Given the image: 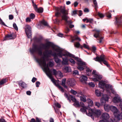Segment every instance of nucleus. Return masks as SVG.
Listing matches in <instances>:
<instances>
[{
	"label": "nucleus",
	"mask_w": 122,
	"mask_h": 122,
	"mask_svg": "<svg viewBox=\"0 0 122 122\" xmlns=\"http://www.w3.org/2000/svg\"><path fill=\"white\" fill-rule=\"evenodd\" d=\"M41 45L42 47V48L46 50L43 53L44 56L41 58L42 60H43V57H44L45 60V57H50L51 56L54 57V58L55 61L57 64H60L61 62V60L58 58V56L59 57V55L58 54V52L56 53V52H53L51 50H48L51 47L53 48L54 46L52 42L48 41L45 44L41 43Z\"/></svg>",
	"instance_id": "f257e3e1"
},
{
	"label": "nucleus",
	"mask_w": 122,
	"mask_h": 122,
	"mask_svg": "<svg viewBox=\"0 0 122 122\" xmlns=\"http://www.w3.org/2000/svg\"><path fill=\"white\" fill-rule=\"evenodd\" d=\"M43 60H42L41 58H37L36 59L37 62L38 63L40 66H43L44 67V70L46 75L51 79V80L53 84L58 88L59 89L63 92H64V89L61 86L58 84H57L56 82L53 77L52 76V75L51 72V70L49 68L48 65L47 64L46 66V61H45L44 57H43Z\"/></svg>",
	"instance_id": "f03ea898"
},
{
	"label": "nucleus",
	"mask_w": 122,
	"mask_h": 122,
	"mask_svg": "<svg viewBox=\"0 0 122 122\" xmlns=\"http://www.w3.org/2000/svg\"><path fill=\"white\" fill-rule=\"evenodd\" d=\"M56 10L57 11L55 14V15L58 17L62 15L61 16L62 19L61 20V21L64 20L66 25H69V27L70 28H71L73 27L74 25L71 24L72 23V22L71 20H68L69 18L67 15L68 13L65 7L61 6L60 8H57Z\"/></svg>",
	"instance_id": "7ed1b4c3"
},
{
	"label": "nucleus",
	"mask_w": 122,
	"mask_h": 122,
	"mask_svg": "<svg viewBox=\"0 0 122 122\" xmlns=\"http://www.w3.org/2000/svg\"><path fill=\"white\" fill-rule=\"evenodd\" d=\"M55 51L57 52H58L59 57H61L62 59L61 62L62 64L63 65H66L68 64V60L67 58L68 56L71 57H74V56L69 52L63 53L62 50L59 48H56L55 50Z\"/></svg>",
	"instance_id": "20e7f679"
},
{
	"label": "nucleus",
	"mask_w": 122,
	"mask_h": 122,
	"mask_svg": "<svg viewBox=\"0 0 122 122\" xmlns=\"http://www.w3.org/2000/svg\"><path fill=\"white\" fill-rule=\"evenodd\" d=\"M101 112L99 110H96L93 109H89L88 113H86V115L90 117L94 115L97 117L101 115Z\"/></svg>",
	"instance_id": "39448f33"
},
{
	"label": "nucleus",
	"mask_w": 122,
	"mask_h": 122,
	"mask_svg": "<svg viewBox=\"0 0 122 122\" xmlns=\"http://www.w3.org/2000/svg\"><path fill=\"white\" fill-rule=\"evenodd\" d=\"M31 53L33 54L35 52H37L38 54L40 56H41L42 54V51L41 48V47L38 48L36 45H33L31 49L30 50Z\"/></svg>",
	"instance_id": "423d86ee"
},
{
	"label": "nucleus",
	"mask_w": 122,
	"mask_h": 122,
	"mask_svg": "<svg viewBox=\"0 0 122 122\" xmlns=\"http://www.w3.org/2000/svg\"><path fill=\"white\" fill-rule=\"evenodd\" d=\"M94 30L96 32L94 35V36L96 38H98V39H97V40H99V42L100 43H101L102 42V40L104 38L103 36H102L100 34V30L95 29Z\"/></svg>",
	"instance_id": "0eeeda50"
},
{
	"label": "nucleus",
	"mask_w": 122,
	"mask_h": 122,
	"mask_svg": "<svg viewBox=\"0 0 122 122\" xmlns=\"http://www.w3.org/2000/svg\"><path fill=\"white\" fill-rule=\"evenodd\" d=\"M109 117V115L107 113H105L102 114V120H100L99 122H109L108 119Z\"/></svg>",
	"instance_id": "6e6552de"
},
{
	"label": "nucleus",
	"mask_w": 122,
	"mask_h": 122,
	"mask_svg": "<svg viewBox=\"0 0 122 122\" xmlns=\"http://www.w3.org/2000/svg\"><path fill=\"white\" fill-rule=\"evenodd\" d=\"M25 28V31L28 37L30 38L31 37V28L30 26L28 25H26Z\"/></svg>",
	"instance_id": "1a4fd4ad"
},
{
	"label": "nucleus",
	"mask_w": 122,
	"mask_h": 122,
	"mask_svg": "<svg viewBox=\"0 0 122 122\" xmlns=\"http://www.w3.org/2000/svg\"><path fill=\"white\" fill-rule=\"evenodd\" d=\"M76 81L74 79H69L67 81V84L71 87L74 86L75 85Z\"/></svg>",
	"instance_id": "9d476101"
},
{
	"label": "nucleus",
	"mask_w": 122,
	"mask_h": 122,
	"mask_svg": "<svg viewBox=\"0 0 122 122\" xmlns=\"http://www.w3.org/2000/svg\"><path fill=\"white\" fill-rule=\"evenodd\" d=\"M102 78V75H94L93 76V77L92 78L93 81H97L99 80H101Z\"/></svg>",
	"instance_id": "9b49d317"
},
{
	"label": "nucleus",
	"mask_w": 122,
	"mask_h": 122,
	"mask_svg": "<svg viewBox=\"0 0 122 122\" xmlns=\"http://www.w3.org/2000/svg\"><path fill=\"white\" fill-rule=\"evenodd\" d=\"M101 60L102 62L107 67L109 66V65L108 64V63L107 61L106 60V58L105 56L104 55H101Z\"/></svg>",
	"instance_id": "f8f14e48"
},
{
	"label": "nucleus",
	"mask_w": 122,
	"mask_h": 122,
	"mask_svg": "<svg viewBox=\"0 0 122 122\" xmlns=\"http://www.w3.org/2000/svg\"><path fill=\"white\" fill-rule=\"evenodd\" d=\"M112 101L114 103H117L121 102V99L120 97L116 96L113 98Z\"/></svg>",
	"instance_id": "ddd939ff"
},
{
	"label": "nucleus",
	"mask_w": 122,
	"mask_h": 122,
	"mask_svg": "<svg viewBox=\"0 0 122 122\" xmlns=\"http://www.w3.org/2000/svg\"><path fill=\"white\" fill-rule=\"evenodd\" d=\"M78 95L80 96V100L83 102H85L86 101V96L84 95L79 93L78 94Z\"/></svg>",
	"instance_id": "4468645a"
},
{
	"label": "nucleus",
	"mask_w": 122,
	"mask_h": 122,
	"mask_svg": "<svg viewBox=\"0 0 122 122\" xmlns=\"http://www.w3.org/2000/svg\"><path fill=\"white\" fill-rule=\"evenodd\" d=\"M110 110H111L113 112L114 115L116 116V114L118 110L115 107L112 106H111V108Z\"/></svg>",
	"instance_id": "2eb2a0df"
},
{
	"label": "nucleus",
	"mask_w": 122,
	"mask_h": 122,
	"mask_svg": "<svg viewBox=\"0 0 122 122\" xmlns=\"http://www.w3.org/2000/svg\"><path fill=\"white\" fill-rule=\"evenodd\" d=\"M106 84L105 82L104 81H99L98 84V86L99 87L102 88H103L105 86Z\"/></svg>",
	"instance_id": "dca6fc26"
},
{
	"label": "nucleus",
	"mask_w": 122,
	"mask_h": 122,
	"mask_svg": "<svg viewBox=\"0 0 122 122\" xmlns=\"http://www.w3.org/2000/svg\"><path fill=\"white\" fill-rule=\"evenodd\" d=\"M114 116L118 120L122 119V113H121L119 114H118L117 113L116 114V116Z\"/></svg>",
	"instance_id": "f3484780"
},
{
	"label": "nucleus",
	"mask_w": 122,
	"mask_h": 122,
	"mask_svg": "<svg viewBox=\"0 0 122 122\" xmlns=\"http://www.w3.org/2000/svg\"><path fill=\"white\" fill-rule=\"evenodd\" d=\"M101 55L100 57L97 56L96 57L94 58L93 59L96 61L99 62L102 65V61L101 60Z\"/></svg>",
	"instance_id": "a211bd4d"
},
{
	"label": "nucleus",
	"mask_w": 122,
	"mask_h": 122,
	"mask_svg": "<svg viewBox=\"0 0 122 122\" xmlns=\"http://www.w3.org/2000/svg\"><path fill=\"white\" fill-rule=\"evenodd\" d=\"M105 87L107 91L108 92H109L111 89L113 87L112 85L108 84H106Z\"/></svg>",
	"instance_id": "6ab92c4d"
},
{
	"label": "nucleus",
	"mask_w": 122,
	"mask_h": 122,
	"mask_svg": "<svg viewBox=\"0 0 122 122\" xmlns=\"http://www.w3.org/2000/svg\"><path fill=\"white\" fill-rule=\"evenodd\" d=\"M19 84L23 88H26L27 86V84L24 82L21 81H20V82L19 83Z\"/></svg>",
	"instance_id": "aec40b11"
},
{
	"label": "nucleus",
	"mask_w": 122,
	"mask_h": 122,
	"mask_svg": "<svg viewBox=\"0 0 122 122\" xmlns=\"http://www.w3.org/2000/svg\"><path fill=\"white\" fill-rule=\"evenodd\" d=\"M116 23L118 26H119V25H121L122 23L121 19L120 18H118L117 17H116Z\"/></svg>",
	"instance_id": "412c9836"
},
{
	"label": "nucleus",
	"mask_w": 122,
	"mask_h": 122,
	"mask_svg": "<svg viewBox=\"0 0 122 122\" xmlns=\"http://www.w3.org/2000/svg\"><path fill=\"white\" fill-rule=\"evenodd\" d=\"M89 109H91L88 107H83V108H81L80 109V110L82 112H86V113H87L86 112V110H88L89 111Z\"/></svg>",
	"instance_id": "4be33fe9"
},
{
	"label": "nucleus",
	"mask_w": 122,
	"mask_h": 122,
	"mask_svg": "<svg viewBox=\"0 0 122 122\" xmlns=\"http://www.w3.org/2000/svg\"><path fill=\"white\" fill-rule=\"evenodd\" d=\"M104 106V109L106 111L108 112L110 110L111 106L108 105H105Z\"/></svg>",
	"instance_id": "5701e85b"
},
{
	"label": "nucleus",
	"mask_w": 122,
	"mask_h": 122,
	"mask_svg": "<svg viewBox=\"0 0 122 122\" xmlns=\"http://www.w3.org/2000/svg\"><path fill=\"white\" fill-rule=\"evenodd\" d=\"M109 99V97L107 95L103 96L100 100V101H102L103 100H104V102H106L107 101H108Z\"/></svg>",
	"instance_id": "b1692460"
},
{
	"label": "nucleus",
	"mask_w": 122,
	"mask_h": 122,
	"mask_svg": "<svg viewBox=\"0 0 122 122\" xmlns=\"http://www.w3.org/2000/svg\"><path fill=\"white\" fill-rule=\"evenodd\" d=\"M63 70L66 73L70 72L71 71L70 68L67 66L63 68Z\"/></svg>",
	"instance_id": "393cba45"
},
{
	"label": "nucleus",
	"mask_w": 122,
	"mask_h": 122,
	"mask_svg": "<svg viewBox=\"0 0 122 122\" xmlns=\"http://www.w3.org/2000/svg\"><path fill=\"white\" fill-rule=\"evenodd\" d=\"M66 78L63 79L62 81L61 85L65 88L67 87V86L66 85Z\"/></svg>",
	"instance_id": "a878e982"
},
{
	"label": "nucleus",
	"mask_w": 122,
	"mask_h": 122,
	"mask_svg": "<svg viewBox=\"0 0 122 122\" xmlns=\"http://www.w3.org/2000/svg\"><path fill=\"white\" fill-rule=\"evenodd\" d=\"M87 77L85 76H83L81 78L80 81L81 82L85 81H87Z\"/></svg>",
	"instance_id": "bb28decb"
},
{
	"label": "nucleus",
	"mask_w": 122,
	"mask_h": 122,
	"mask_svg": "<svg viewBox=\"0 0 122 122\" xmlns=\"http://www.w3.org/2000/svg\"><path fill=\"white\" fill-rule=\"evenodd\" d=\"M7 81L6 79L5 78L3 79L0 81V87L2 86V85L5 83Z\"/></svg>",
	"instance_id": "cd10ccee"
},
{
	"label": "nucleus",
	"mask_w": 122,
	"mask_h": 122,
	"mask_svg": "<svg viewBox=\"0 0 122 122\" xmlns=\"http://www.w3.org/2000/svg\"><path fill=\"white\" fill-rule=\"evenodd\" d=\"M93 2L94 5L95 9L96 10V11H97V9L98 8V6L97 2L96 1V0H93Z\"/></svg>",
	"instance_id": "c85d7f7f"
},
{
	"label": "nucleus",
	"mask_w": 122,
	"mask_h": 122,
	"mask_svg": "<svg viewBox=\"0 0 122 122\" xmlns=\"http://www.w3.org/2000/svg\"><path fill=\"white\" fill-rule=\"evenodd\" d=\"M10 35H7L5 37L4 40L5 41L7 40L12 39Z\"/></svg>",
	"instance_id": "c756f323"
},
{
	"label": "nucleus",
	"mask_w": 122,
	"mask_h": 122,
	"mask_svg": "<svg viewBox=\"0 0 122 122\" xmlns=\"http://www.w3.org/2000/svg\"><path fill=\"white\" fill-rule=\"evenodd\" d=\"M43 9L41 7L38 8L36 11L39 13H42L43 11Z\"/></svg>",
	"instance_id": "7c9ffc66"
},
{
	"label": "nucleus",
	"mask_w": 122,
	"mask_h": 122,
	"mask_svg": "<svg viewBox=\"0 0 122 122\" xmlns=\"http://www.w3.org/2000/svg\"><path fill=\"white\" fill-rule=\"evenodd\" d=\"M86 71L87 75L88 76H90L92 71L89 68H88L86 69Z\"/></svg>",
	"instance_id": "2f4dec72"
},
{
	"label": "nucleus",
	"mask_w": 122,
	"mask_h": 122,
	"mask_svg": "<svg viewBox=\"0 0 122 122\" xmlns=\"http://www.w3.org/2000/svg\"><path fill=\"white\" fill-rule=\"evenodd\" d=\"M75 40L78 41H80L81 40L80 38L77 36H75V37L74 39H72V40L71 42H73Z\"/></svg>",
	"instance_id": "473e14b6"
},
{
	"label": "nucleus",
	"mask_w": 122,
	"mask_h": 122,
	"mask_svg": "<svg viewBox=\"0 0 122 122\" xmlns=\"http://www.w3.org/2000/svg\"><path fill=\"white\" fill-rule=\"evenodd\" d=\"M77 64L78 66H83L85 65V62L81 61L80 62H78L77 63Z\"/></svg>",
	"instance_id": "72a5a7b5"
},
{
	"label": "nucleus",
	"mask_w": 122,
	"mask_h": 122,
	"mask_svg": "<svg viewBox=\"0 0 122 122\" xmlns=\"http://www.w3.org/2000/svg\"><path fill=\"white\" fill-rule=\"evenodd\" d=\"M96 95L98 96H100L101 95V93L99 91L97 90H96L95 91Z\"/></svg>",
	"instance_id": "f704fd0d"
},
{
	"label": "nucleus",
	"mask_w": 122,
	"mask_h": 122,
	"mask_svg": "<svg viewBox=\"0 0 122 122\" xmlns=\"http://www.w3.org/2000/svg\"><path fill=\"white\" fill-rule=\"evenodd\" d=\"M69 97L71 99V100L74 102L77 101L75 97H73L72 95H70L69 96Z\"/></svg>",
	"instance_id": "c9c22d12"
},
{
	"label": "nucleus",
	"mask_w": 122,
	"mask_h": 122,
	"mask_svg": "<svg viewBox=\"0 0 122 122\" xmlns=\"http://www.w3.org/2000/svg\"><path fill=\"white\" fill-rule=\"evenodd\" d=\"M41 23L43 25L45 26H48V24L44 20H42L41 22Z\"/></svg>",
	"instance_id": "e433bc0d"
},
{
	"label": "nucleus",
	"mask_w": 122,
	"mask_h": 122,
	"mask_svg": "<svg viewBox=\"0 0 122 122\" xmlns=\"http://www.w3.org/2000/svg\"><path fill=\"white\" fill-rule=\"evenodd\" d=\"M73 105L76 107H79L80 106L79 102L77 101L75 102V103L73 104Z\"/></svg>",
	"instance_id": "4c0bfd02"
},
{
	"label": "nucleus",
	"mask_w": 122,
	"mask_h": 122,
	"mask_svg": "<svg viewBox=\"0 0 122 122\" xmlns=\"http://www.w3.org/2000/svg\"><path fill=\"white\" fill-rule=\"evenodd\" d=\"M80 45V43L78 42H75L74 44V46L77 48H79Z\"/></svg>",
	"instance_id": "58836bf2"
},
{
	"label": "nucleus",
	"mask_w": 122,
	"mask_h": 122,
	"mask_svg": "<svg viewBox=\"0 0 122 122\" xmlns=\"http://www.w3.org/2000/svg\"><path fill=\"white\" fill-rule=\"evenodd\" d=\"M106 16L107 17L109 18H111V13L109 12H107Z\"/></svg>",
	"instance_id": "ea45409f"
},
{
	"label": "nucleus",
	"mask_w": 122,
	"mask_h": 122,
	"mask_svg": "<svg viewBox=\"0 0 122 122\" xmlns=\"http://www.w3.org/2000/svg\"><path fill=\"white\" fill-rule=\"evenodd\" d=\"M37 27L39 29H41L43 28V26L41 23L40 24L37 25Z\"/></svg>",
	"instance_id": "a19ab883"
},
{
	"label": "nucleus",
	"mask_w": 122,
	"mask_h": 122,
	"mask_svg": "<svg viewBox=\"0 0 122 122\" xmlns=\"http://www.w3.org/2000/svg\"><path fill=\"white\" fill-rule=\"evenodd\" d=\"M73 75H78L79 72L77 70H75L73 71Z\"/></svg>",
	"instance_id": "79ce46f5"
},
{
	"label": "nucleus",
	"mask_w": 122,
	"mask_h": 122,
	"mask_svg": "<svg viewBox=\"0 0 122 122\" xmlns=\"http://www.w3.org/2000/svg\"><path fill=\"white\" fill-rule=\"evenodd\" d=\"M13 26L14 29L16 30H18V28L16 24L15 23H14L13 24Z\"/></svg>",
	"instance_id": "37998d69"
},
{
	"label": "nucleus",
	"mask_w": 122,
	"mask_h": 122,
	"mask_svg": "<svg viewBox=\"0 0 122 122\" xmlns=\"http://www.w3.org/2000/svg\"><path fill=\"white\" fill-rule=\"evenodd\" d=\"M57 75H58L60 77H63L62 73L60 71H58V73Z\"/></svg>",
	"instance_id": "c03bdc74"
},
{
	"label": "nucleus",
	"mask_w": 122,
	"mask_h": 122,
	"mask_svg": "<svg viewBox=\"0 0 122 122\" xmlns=\"http://www.w3.org/2000/svg\"><path fill=\"white\" fill-rule=\"evenodd\" d=\"M52 72L53 75L55 76L57 75L58 73V71L55 69H53Z\"/></svg>",
	"instance_id": "a18cd8bd"
},
{
	"label": "nucleus",
	"mask_w": 122,
	"mask_h": 122,
	"mask_svg": "<svg viewBox=\"0 0 122 122\" xmlns=\"http://www.w3.org/2000/svg\"><path fill=\"white\" fill-rule=\"evenodd\" d=\"M10 35L11 37V38H12V39L15 38L16 36V35L14 33L11 34Z\"/></svg>",
	"instance_id": "49530a36"
},
{
	"label": "nucleus",
	"mask_w": 122,
	"mask_h": 122,
	"mask_svg": "<svg viewBox=\"0 0 122 122\" xmlns=\"http://www.w3.org/2000/svg\"><path fill=\"white\" fill-rule=\"evenodd\" d=\"M71 93L74 95H75L77 93V92L76 91L72 89H71Z\"/></svg>",
	"instance_id": "de8ad7c7"
},
{
	"label": "nucleus",
	"mask_w": 122,
	"mask_h": 122,
	"mask_svg": "<svg viewBox=\"0 0 122 122\" xmlns=\"http://www.w3.org/2000/svg\"><path fill=\"white\" fill-rule=\"evenodd\" d=\"M35 15L33 13H31L30 15V17L31 19H33L35 17Z\"/></svg>",
	"instance_id": "09e8293b"
},
{
	"label": "nucleus",
	"mask_w": 122,
	"mask_h": 122,
	"mask_svg": "<svg viewBox=\"0 0 122 122\" xmlns=\"http://www.w3.org/2000/svg\"><path fill=\"white\" fill-rule=\"evenodd\" d=\"M97 15L101 18H103L104 17V15L103 14L99 12H98Z\"/></svg>",
	"instance_id": "8fccbe9b"
},
{
	"label": "nucleus",
	"mask_w": 122,
	"mask_h": 122,
	"mask_svg": "<svg viewBox=\"0 0 122 122\" xmlns=\"http://www.w3.org/2000/svg\"><path fill=\"white\" fill-rule=\"evenodd\" d=\"M87 101L88 102V103L92 105L93 104V101L90 99H87Z\"/></svg>",
	"instance_id": "3c124183"
},
{
	"label": "nucleus",
	"mask_w": 122,
	"mask_h": 122,
	"mask_svg": "<svg viewBox=\"0 0 122 122\" xmlns=\"http://www.w3.org/2000/svg\"><path fill=\"white\" fill-rule=\"evenodd\" d=\"M48 65L50 67H52L54 65L53 63L51 61L49 62Z\"/></svg>",
	"instance_id": "603ef678"
},
{
	"label": "nucleus",
	"mask_w": 122,
	"mask_h": 122,
	"mask_svg": "<svg viewBox=\"0 0 122 122\" xmlns=\"http://www.w3.org/2000/svg\"><path fill=\"white\" fill-rule=\"evenodd\" d=\"M55 106H56L57 107H58V108H60L61 107V105L60 104H59V103H55Z\"/></svg>",
	"instance_id": "864d4df0"
},
{
	"label": "nucleus",
	"mask_w": 122,
	"mask_h": 122,
	"mask_svg": "<svg viewBox=\"0 0 122 122\" xmlns=\"http://www.w3.org/2000/svg\"><path fill=\"white\" fill-rule=\"evenodd\" d=\"M93 21V20L92 19H88V20L86 21V22H89L90 23H92Z\"/></svg>",
	"instance_id": "5fc2aeb1"
},
{
	"label": "nucleus",
	"mask_w": 122,
	"mask_h": 122,
	"mask_svg": "<svg viewBox=\"0 0 122 122\" xmlns=\"http://www.w3.org/2000/svg\"><path fill=\"white\" fill-rule=\"evenodd\" d=\"M40 84V83L39 81H36V87H39Z\"/></svg>",
	"instance_id": "6e6d98bb"
},
{
	"label": "nucleus",
	"mask_w": 122,
	"mask_h": 122,
	"mask_svg": "<svg viewBox=\"0 0 122 122\" xmlns=\"http://www.w3.org/2000/svg\"><path fill=\"white\" fill-rule=\"evenodd\" d=\"M77 69H78L81 71L83 70L84 69V68L82 66H79L77 67Z\"/></svg>",
	"instance_id": "4d7b16f0"
},
{
	"label": "nucleus",
	"mask_w": 122,
	"mask_h": 122,
	"mask_svg": "<svg viewBox=\"0 0 122 122\" xmlns=\"http://www.w3.org/2000/svg\"><path fill=\"white\" fill-rule=\"evenodd\" d=\"M36 122H41V119L37 117L36 118Z\"/></svg>",
	"instance_id": "13d9d810"
},
{
	"label": "nucleus",
	"mask_w": 122,
	"mask_h": 122,
	"mask_svg": "<svg viewBox=\"0 0 122 122\" xmlns=\"http://www.w3.org/2000/svg\"><path fill=\"white\" fill-rule=\"evenodd\" d=\"M89 85L91 87H94L95 86L94 84L92 82H90L89 83Z\"/></svg>",
	"instance_id": "bf43d9fd"
},
{
	"label": "nucleus",
	"mask_w": 122,
	"mask_h": 122,
	"mask_svg": "<svg viewBox=\"0 0 122 122\" xmlns=\"http://www.w3.org/2000/svg\"><path fill=\"white\" fill-rule=\"evenodd\" d=\"M92 51L94 52H95L96 50V47L94 46H92Z\"/></svg>",
	"instance_id": "052dcab7"
},
{
	"label": "nucleus",
	"mask_w": 122,
	"mask_h": 122,
	"mask_svg": "<svg viewBox=\"0 0 122 122\" xmlns=\"http://www.w3.org/2000/svg\"><path fill=\"white\" fill-rule=\"evenodd\" d=\"M84 47L85 48H86L88 49H89V47L88 46L85 44H83V46L82 47Z\"/></svg>",
	"instance_id": "680f3d73"
},
{
	"label": "nucleus",
	"mask_w": 122,
	"mask_h": 122,
	"mask_svg": "<svg viewBox=\"0 0 122 122\" xmlns=\"http://www.w3.org/2000/svg\"><path fill=\"white\" fill-rule=\"evenodd\" d=\"M70 61L73 64H75V62L74 60L70 58L69 59Z\"/></svg>",
	"instance_id": "e2e57ef3"
},
{
	"label": "nucleus",
	"mask_w": 122,
	"mask_h": 122,
	"mask_svg": "<svg viewBox=\"0 0 122 122\" xmlns=\"http://www.w3.org/2000/svg\"><path fill=\"white\" fill-rule=\"evenodd\" d=\"M64 96L66 98H67V99L69 100L70 102L71 101V100L70 99H69V97H68V95L66 93H65L64 94Z\"/></svg>",
	"instance_id": "0e129e2a"
},
{
	"label": "nucleus",
	"mask_w": 122,
	"mask_h": 122,
	"mask_svg": "<svg viewBox=\"0 0 122 122\" xmlns=\"http://www.w3.org/2000/svg\"><path fill=\"white\" fill-rule=\"evenodd\" d=\"M37 80V78L35 77H33L31 80L32 82L33 83L35 82Z\"/></svg>",
	"instance_id": "69168bd1"
},
{
	"label": "nucleus",
	"mask_w": 122,
	"mask_h": 122,
	"mask_svg": "<svg viewBox=\"0 0 122 122\" xmlns=\"http://www.w3.org/2000/svg\"><path fill=\"white\" fill-rule=\"evenodd\" d=\"M9 19L10 20H12L14 18V16L13 15H9Z\"/></svg>",
	"instance_id": "338daca9"
},
{
	"label": "nucleus",
	"mask_w": 122,
	"mask_h": 122,
	"mask_svg": "<svg viewBox=\"0 0 122 122\" xmlns=\"http://www.w3.org/2000/svg\"><path fill=\"white\" fill-rule=\"evenodd\" d=\"M100 103L98 102H96L95 103V105L97 107H99L100 106Z\"/></svg>",
	"instance_id": "774afa93"
}]
</instances>
